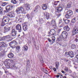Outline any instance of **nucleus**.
<instances>
[{"label": "nucleus", "mask_w": 78, "mask_h": 78, "mask_svg": "<svg viewBox=\"0 0 78 78\" xmlns=\"http://www.w3.org/2000/svg\"><path fill=\"white\" fill-rule=\"evenodd\" d=\"M11 2L13 4H16V3H17V2L16 1V0H12Z\"/></svg>", "instance_id": "31"}, {"label": "nucleus", "mask_w": 78, "mask_h": 78, "mask_svg": "<svg viewBox=\"0 0 78 78\" xmlns=\"http://www.w3.org/2000/svg\"><path fill=\"white\" fill-rule=\"evenodd\" d=\"M63 29L65 31H69V30H70V28H69V26H65L63 28Z\"/></svg>", "instance_id": "18"}, {"label": "nucleus", "mask_w": 78, "mask_h": 78, "mask_svg": "<svg viewBox=\"0 0 78 78\" xmlns=\"http://www.w3.org/2000/svg\"><path fill=\"white\" fill-rule=\"evenodd\" d=\"M65 71H69V69L68 68V67L66 66L65 67Z\"/></svg>", "instance_id": "43"}, {"label": "nucleus", "mask_w": 78, "mask_h": 78, "mask_svg": "<svg viewBox=\"0 0 78 78\" xmlns=\"http://www.w3.org/2000/svg\"><path fill=\"white\" fill-rule=\"evenodd\" d=\"M27 64H30V60H27Z\"/></svg>", "instance_id": "48"}, {"label": "nucleus", "mask_w": 78, "mask_h": 78, "mask_svg": "<svg viewBox=\"0 0 78 78\" xmlns=\"http://www.w3.org/2000/svg\"><path fill=\"white\" fill-rule=\"evenodd\" d=\"M20 2H22V1H23L24 0H19Z\"/></svg>", "instance_id": "64"}, {"label": "nucleus", "mask_w": 78, "mask_h": 78, "mask_svg": "<svg viewBox=\"0 0 78 78\" xmlns=\"http://www.w3.org/2000/svg\"><path fill=\"white\" fill-rule=\"evenodd\" d=\"M13 8H14V5H7L5 7L6 12H9L10 11L12 10Z\"/></svg>", "instance_id": "4"}, {"label": "nucleus", "mask_w": 78, "mask_h": 78, "mask_svg": "<svg viewBox=\"0 0 78 78\" xmlns=\"http://www.w3.org/2000/svg\"><path fill=\"white\" fill-rule=\"evenodd\" d=\"M8 56L9 58H12L14 57V55L12 53H10L8 55Z\"/></svg>", "instance_id": "24"}, {"label": "nucleus", "mask_w": 78, "mask_h": 78, "mask_svg": "<svg viewBox=\"0 0 78 78\" xmlns=\"http://www.w3.org/2000/svg\"><path fill=\"white\" fill-rule=\"evenodd\" d=\"M76 42H78V39L77 38H75L74 40Z\"/></svg>", "instance_id": "49"}, {"label": "nucleus", "mask_w": 78, "mask_h": 78, "mask_svg": "<svg viewBox=\"0 0 78 78\" xmlns=\"http://www.w3.org/2000/svg\"><path fill=\"white\" fill-rule=\"evenodd\" d=\"M28 46H25L24 47V49L25 51H27V50H28Z\"/></svg>", "instance_id": "35"}, {"label": "nucleus", "mask_w": 78, "mask_h": 78, "mask_svg": "<svg viewBox=\"0 0 78 78\" xmlns=\"http://www.w3.org/2000/svg\"><path fill=\"white\" fill-rule=\"evenodd\" d=\"M56 2H57V3H59V1H57Z\"/></svg>", "instance_id": "62"}, {"label": "nucleus", "mask_w": 78, "mask_h": 78, "mask_svg": "<svg viewBox=\"0 0 78 78\" xmlns=\"http://www.w3.org/2000/svg\"><path fill=\"white\" fill-rule=\"evenodd\" d=\"M48 41L49 42H51V40L49 38H48Z\"/></svg>", "instance_id": "52"}, {"label": "nucleus", "mask_w": 78, "mask_h": 78, "mask_svg": "<svg viewBox=\"0 0 78 78\" xmlns=\"http://www.w3.org/2000/svg\"><path fill=\"white\" fill-rule=\"evenodd\" d=\"M64 61H65V62H68V61H69V60H68V59H64Z\"/></svg>", "instance_id": "47"}, {"label": "nucleus", "mask_w": 78, "mask_h": 78, "mask_svg": "<svg viewBox=\"0 0 78 78\" xmlns=\"http://www.w3.org/2000/svg\"><path fill=\"white\" fill-rule=\"evenodd\" d=\"M44 15L46 16V18L47 20H48L50 19V14L48 13H44Z\"/></svg>", "instance_id": "16"}, {"label": "nucleus", "mask_w": 78, "mask_h": 78, "mask_svg": "<svg viewBox=\"0 0 78 78\" xmlns=\"http://www.w3.org/2000/svg\"><path fill=\"white\" fill-rule=\"evenodd\" d=\"M63 7H64V5L62 4L59 5L57 8V11H56V13L58 14V13H59V12L62 11V10H63Z\"/></svg>", "instance_id": "3"}, {"label": "nucleus", "mask_w": 78, "mask_h": 78, "mask_svg": "<svg viewBox=\"0 0 78 78\" xmlns=\"http://www.w3.org/2000/svg\"><path fill=\"white\" fill-rule=\"evenodd\" d=\"M42 9L43 10H45L47 9V5L44 4L42 6Z\"/></svg>", "instance_id": "20"}, {"label": "nucleus", "mask_w": 78, "mask_h": 78, "mask_svg": "<svg viewBox=\"0 0 78 78\" xmlns=\"http://www.w3.org/2000/svg\"><path fill=\"white\" fill-rule=\"evenodd\" d=\"M3 13V9L0 7V14H2Z\"/></svg>", "instance_id": "41"}, {"label": "nucleus", "mask_w": 78, "mask_h": 78, "mask_svg": "<svg viewBox=\"0 0 78 78\" xmlns=\"http://www.w3.org/2000/svg\"><path fill=\"white\" fill-rule=\"evenodd\" d=\"M56 41L57 42H59V41H61V38L60 37H58L57 38Z\"/></svg>", "instance_id": "32"}, {"label": "nucleus", "mask_w": 78, "mask_h": 78, "mask_svg": "<svg viewBox=\"0 0 78 78\" xmlns=\"http://www.w3.org/2000/svg\"><path fill=\"white\" fill-rule=\"evenodd\" d=\"M53 70L55 72H56V69L55 68H53Z\"/></svg>", "instance_id": "50"}, {"label": "nucleus", "mask_w": 78, "mask_h": 78, "mask_svg": "<svg viewBox=\"0 0 78 78\" xmlns=\"http://www.w3.org/2000/svg\"><path fill=\"white\" fill-rule=\"evenodd\" d=\"M10 37L9 36V35H8L6 36H5L4 37H3V38H5V39H8V38H9Z\"/></svg>", "instance_id": "38"}, {"label": "nucleus", "mask_w": 78, "mask_h": 78, "mask_svg": "<svg viewBox=\"0 0 78 78\" xmlns=\"http://www.w3.org/2000/svg\"><path fill=\"white\" fill-rule=\"evenodd\" d=\"M63 20L66 24H67L70 22V20H64V19H63Z\"/></svg>", "instance_id": "27"}, {"label": "nucleus", "mask_w": 78, "mask_h": 78, "mask_svg": "<svg viewBox=\"0 0 78 78\" xmlns=\"http://www.w3.org/2000/svg\"><path fill=\"white\" fill-rule=\"evenodd\" d=\"M68 34L66 31H63L62 34V39H66L67 37Z\"/></svg>", "instance_id": "9"}, {"label": "nucleus", "mask_w": 78, "mask_h": 78, "mask_svg": "<svg viewBox=\"0 0 78 78\" xmlns=\"http://www.w3.org/2000/svg\"><path fill=\"white\" fill-rule=\"evenodd\" d=\"M61 23H62V20H59L58 22V25H60V24Z\"/></svg>", "instance_id": "45"}, {"label": "nucleus", "mask_w": 78, "mask_h": 78, "mask_svg": "<svg viewBox=\"0 0 78 78\" xmlns=\"http://www.w3.org/2000/svg\"><path fill=\"white\" fill-rule=\"evenodd\" d=\"M39 22L40 24H42L44 22V20L43 19L40 18H39Z\"/></svg>", "instance_id": "22"}, {"label": "nucleus", "mask_w": 78, "mask_h": 78, "mask_svg": "<svg viewBox=\"0 0 78 78\" xmlns=\"http://www.w3.org/2000/svg\"><path fill=\"white\" fill-rule=\"evenodd\" d=\"M55 37H52V40H51V44H53L55 42Z\"/></svg>", "instance_id": "23"}, {"label": "nucleus", "mask_w": 78, "mask_h": 78, "mask_svg": "<svg viewBox=\"0 0 78 78\" xmlns=\"http://www.w3.org/2000/svg\"><path fill=\"white\" fill-rule=\"evenodd\" d=\"M72 33L73 35H75L78 33V26H76L74 27L73 28V30L72 31Z\"/></svg>", "instance_id": "5"}, {"label": "nucleus", "mask_w": 78, "mask_h": 78, "mask_svg": "<svg viewBox=\"0 0 78 78\" xmlns=\"http://www.w3.org/2000/svg\"><path fill=\"white\" fill-rule=\"evenodd\" d=\"M63 78H66V76H63Z\"/></svg>", "instance_id": "61"}, {"label": "nucleus", "mask_w": 78, "mask_h": 78, "mask_svg": "<svg viewBox=\"0 0 78 78\" xmlns=\"http://www.w3.org/2000/svg\"><path fill=\"white\" fill-rule=\"evenodd\" d=\"M55 76L57 77V78H59V75H58Z\"/></svg>", "instance_id": "54"}, {"label": "nucleus", "mask_w": 78, "mask_h": 78, "mask_svg": "<svg viewBox=\"0 0 78 78\" xmlns=\"http://www.w3.org/2000/svg\"><path fill=\"white\" fill-rule=\"evenodd\" d=\"M51 24L52 27H56V23L55 20H52L51 21Z\"/></svg>", "instance_id": "15"}, {"label": "nucleus", "mask_w": 78, "mask_h": 78, "mask_svg": "<svg viewBox=\"0 0 78 78\" xmlns=\"http://www.w3.org/2000/svg\"><path fill=\"white\" fill-rule=\"evenodd\" d=\"M62 73H64H64H65V72H64V71L62 70L61 71Z\"/></svg>", "instance_id": "56"}, {"label": "nucleus", "mask_w": 78, "mask_h": 78, "mask_svg": "<svg viewBox=\"0 0 78 78\" xmlns=\"http://www.w3.org/2000/svg\"><path fill=\"white\" fill-rule=\"evenodd\" d=\"M16 30H18L19 33H20V32H22V27H21L20 25L18 24L16 26Z\"/></svg>", "instance_id": "10"}, {"label": "nucleus", "mask_w": 78, "mask_h": 78, "mask_svg": "<svg viewBox=\"0 0 78 78\" xmlns=\"http://www.w3.org/2000/svg\"><path fill=\"white\" fill-rule=\"evenodd\" d=\"M16 12L17 14L20 13H24V9L22 7H18L16 10Z\"/></svg>", "instance_id": "6"}, {"label": "nucleus", "mask_w": 78, "mask_h": 78, "mask_svg": "<svg viewBox=\"0 0 78 78\" xmlns=\"http://www.w3.org/2000/svg\"><path fill=\"white\" fill-rule=\"evenodd\" d=\"M25 6L27 10H30V5L28 4H26L25 5Z\"/></svg>", "instance_id": "21"}, {"label": "nucleus", "mask_w": 78, "mask_h": 78, "mask_svg": "<svg viewBox=\"0 0 78 78\" xmlns=\"http://www.w3.org/2000/svg\"><path fill=\"white\" fill-rule=\"evenodd\" d=\"M40 61L43 64L44 62V61L43 60V58L42 57H41V58H40Z\"/></svg>", "instance_id": "33"}, {"label": "nucleus", "mask_w": 78, "mask_h": 78, "mask_svg": "<svg viewBox=\"0 0 78 78\" xmlns=\"http://www.w3.org/2000/svg\"><path fill=\"white\" fill-rule=\"evenodd\" d=\"M9 18L7 16H4L2 22V24H1V27H3L7 23H8L9 21Z\"/></svg>", "instance_id": "1"}, {"label": "nucleus", "mask_w": 78, "mask_h": 78, "mask_svg": "<svg viewBox=\"0 0 78 78\" xmlns=\"http://www.w3.org/2000/svg\"><path fill=\"white\" fill-rule=\"evenodd\" d=\"M76 45L75 44H72L71 46V48L72 49H75L76 48Z\"/></svg>", "instance_id": "30"}, {"label": "nucleus", "mask_w": 78, "mask_h": 78, "mask_svg": "<svg viewBox=\"0 0 78 78\" xmlns=\"http://www.w3.org/2000/svg\"><path fill=\"white\" fill-rule=\"evenodd\" d=\"M17 44H18V43L17 41H13L10 43L9 45L12 48H15L17 47Z\"/></svg>", "instance_id": "2"}, {"label": "nucleus", "mask_w": 78, "mask_h": 78, "mask_svg": "<svg viewBox=\"0 0 78 78\" xmlns=\"http://www.w3.org/2000/svg\"><path fill=\"white\" fill-rule=\"evenodd\" d=\"M61 14L59 13V14H57V16L59 17H60V16H61Z\"/></svg>", "instance_id": "51"}, {"label": "nucleus", "mask_w": 78, "mask_h": 78, "mask_svg": "<svg viewBox=\"0 0 78 78\" xmlns=\"http://www.w3.org/2000/svg\"><path fill=\"white\" fill-rule=\"evenodd\" d=\"M69 55L71 58H73V53L72 51H69V52H65V56H67Z\"/></svg>", "instance_id": "7"}, {"label": "nucleus", "mask_w": 78, "mask_h": 78, "mask_svg": "<svg viewBox=\"0 0 78 78\" xmlns=\"http://www.w3.org/2000/svg\"><path fill=\"white\" fill-rule=\"evenodd\" d=\"M26 16L28 19H30V14H27Z\"/></svg>", "instance_id": "44"}, {"label": "nucleus", "mask_w": 78, "mask_h": 78, "mask_svg": "<svg viewBox=\"0 0 78 78\" xmlns=\"http://www.w3.org/2000/svg\"><path fill=\"white\" fill-rule=\"evenodd\" d=\"M11 67H12V68L15 69H17V67H16V66H15V65H12Z\"/></svg>", "instance_id": "39"}, {"label": "nucleus", "mask_w": 78, "mask_h": 78, "mask_svg": "<svg viewBox=\"0 0 78 78\" xmlns=\"http://www.w3.org/2000/svg\"><path fill=\"white\" fill-rule=\"evenodd\" d=\"M58 75H59V76H61V75H62L61 74H60L59 73H58Z\"/></svg>", "instance_id": "55"}, {"label": "nucleus", "mask_w": 78, "mask_h": 78, "mask_svg": "<svg viewBox=\"0 0 78 78\" xmlns=\"http://www.w3.org/2000/svg\"><path fill=\"white\" fill-rule=\"evenodd\" d=\"M63 25H64V24L63 23H62L61 25V27H62V26H63Z\"/></svg>", "instance_id": "59"}, {"label": "nucleus", "mask_w": 78, "mask_h": 78, "mask_svg": "<svg viewBox=\"0 0 78 78\" xmlns=\"http://www.w3.org/2000/svg\"><path fill=\"white\" fill-rule=\"evenodd\" d=\"M40 8H41L40 6L39 5L37 6L35 8V10H34V12L36 11V10H39Z\"/></svg>", "instance_id": "29"}, {"label": "nucleus", "mask_w": 78, "mask_h": 78, "mask_svg": "<svg viewBox=\"0 0 78 78\" xmlns=\"http://www.w3.org/2000/svg\"><path fill=\"white\" fill-rule=\"evenodd\" d=\"M2 6H6V4H5V3H3L2 5Z\"/></svg>", "instance_id": "53"}, {"label": "nucleus", "mask_w": 78, "mask_h": 78, "mask_svg": "<svg viewBox=\"0 0 78 78\" xmlns=\"http://www.w3.org/2000/svg\"><path fill=\"white\" fill-rule=\"evenodd\" d=\"M54 5H55V6H56V5H58V3H57L56 2H55L54 3Z\"/></svg>", "instance_id": "46"}, {"label": "nucleus", "mask_w": 78, "mask_h": 78, "mask_svg": "<svg viewBox=\"0 0 78 78\" xmlns=\"http://www.w3.org/2000/svg\"><path fill=\"white\" fill-rule=\"evenodd\" d=\"M26 23H25V25L23 26V30H24V31H27V30L28 29V26H27V25Z\"/></svg>", "instance_id": "12"}, {"label": "nucleus", "mask_w": 78, "mask_h": 78, "mask_svg": "<svg viewBox=\"0 0 78 78\" xmlns=\"http://www.w3.org/2000/svg\"><path fill=\"white\" fill-rule=\"evenodd\" d=\"M50 23L49 22H47L46 23V24H49Z\"/></svg>", "instance_id": "60"}, {"label": "nucleus", "mask_w": 78, "mask_h": 78, "mask_svg": "<svg viewBox=\"0 0 78 78\" xmlns=\"http://www.w3.org/2000/svg\"><path fill=\"white\" fill-rule=\"evenodd\" d=\"M55 30L54 29H51L50 32H49V34H50L52 36H54V35H55Z\"/></svg>", "instance_id": "13"}, {"label": "nucleus", "mask_w": 78, "mask_h": 78, "mask_svg": "<svg viewBox=\"0 0 78 78\" xmlns=\"http://www.w3.org/2000/svg\"><path fill=\"white\" fill-rule=\"evenodd\" d=\"M10 63L7 62V63L6 64L5 66L6 68H7L8 69H9V67H11V66H10Z\"/></svg>", "instance_id": "28"}, {"label": "nucleus", "mask_w": 78, "mask_h": 78, "mask_svg": "<svg viewBox=\"0 0 78 78\" xmlns=\"http://www.w3.org/2000/svg\"><path fill=\"white\" fill-rule=\"evenodd\" d=\"M44 72L46 74H48V72L47 70V69H44Z\"/></svg>", "instance_id": "37"}, {"label": "nucleus", "mask_w": 78, "mask_h": 78, "mask_svg": "<svg viewBox=\"0 0 78 78\" xmlns=\"http://www.w3.org/2000/svg\"><path fill=\"white\" fill-rule=\"evenodd\" d=\"M20 46H18L16 48V51H19V49H20Z\"/></svg>", "instance_id": "40"}, {"label": "nucleus", "mask_w": 78, "mask_h": 78, "mask_svg": "<svg viewBox=\"0 0 78 78\" xmlns=\"http://www.w3.org/2000/svg\"><path fill=\"white\" fill-rule=\"evenodd\" d=\"M64 77V76H62V75H61V78H63Z\"/></svg>", "instance_id": "57"}, {"label": "nucleus", "mask_w": 78, "mask_h": 78, "mask_svg": "<svg viewBox=\"0 0 78 78\" xmlns=\"http://www.w3.org/2000/svg\"><path fill=\"white\" fill-rule=\"evenodd\" d=\"M72 61H74V59H72Z\"/></svg>", "instance_id": "63"}, {"label": "nucleus", "mask_w": 78, "mask_h": 78, "mask_svg": "<svg viewBox=\"0 0 78 78\" xmlns=\"http://www.w3.org/2000/svg\"><path fill=\"white\" fill-rule=\"evenodd\" d=\"M12 37L14 38L16 37V34H17V31H16L15 30L12 29L11 32Z\"/></svg>", "instance_id": "8"}, {"label": "nucleus", "mask_w": 78, "mask_h": 78, "mask_svg": "<svg viewBox=\"0 0 78 78\" xmlns=\"http://www.w3.org/2000/svg\"><path fill=\"white\" fill-rule=\"evenodd\" d=\"M5 52L2 51V49H0V57L5 56Z\"/></svg>", "instance_id": "17"}, {"label": "nucleus", "mask_w": 78, "mask_h": 78, "mask_svg": "<svg viewBox=\"0 0 78 78\" xmlns=\"http://www.w3.org/2000/svg\"><path fill=\"white\" fill-rule=\"evenodd\" d=\"M11 30V27H4L3 29L4 33H8V31H9Z\"/></svg>", "instance_id": "11"}, {"label": "nucleus", "mask_w": 78, "mask_h": 78, "mask_svg": "<svg viewBox=\"0 0 78 78\" xmlns=\"http://www.w3.org/2000/svg\"><path fill=\"white\" fill-rule=\"evenodd\" d=\"M67 13L71 16L72 15V14H73V12L71 10H70L67 12Z\"/></svg>", "instance_id": "26"}, {"label": "nucleus", "mask_w": 78, "mask_h": 78, "mask_svg": "<svg viewBox=\"0 0 78 78\" xmlns=\"http://www.w3.org/2000/svg\"><path fill=\"white\" fill-rule=\"evenodd\" d=\"M76 22V18H74L73 19L71 20V22L73 23H74L75 22Z\"/></svg>", "instance_id": "34"}, {"label": "nucleus", "mask_w": 78, "mask_h": 78, "mask_svg": "<svg viewBox=\"0 0 78 78\" xmlns=\"http://www.w3.org/2000/svg\"><path fill=\"white\" fill-rule=\"evenodd\" d=\"M70 7H71V5H70L69 4L67 5L66 8H70Z\"/></svg>", "instance_id": "42"}, {"label": "nucleus", "mask_w": 78, "mask_h": 78, "mask_svg": "<svg viewBox=\"0 0 78 78\" xmlns=\"http://www.w3.org/2000/svg\"><path fill=\"white\" fill-rule=\"evenodd\" d=\"M55 67L56 69L58 70V67H59V62H55Z\"/></svg>", "instance_id": "25"}, {"label": "nucleus", "mask_w": 78, "mask_h": 78, "mask_svg": "<svg viewBox=\"0 0 78 78\" xmlns=\"http://www.w3.org/2000/svg\"><path fill=\"white\" fill-rule=\"evenodd\" d=\"M7 46H8V44H5L4 42H2L0 43V47H7Z\"/></svg>", "instance_id": "14"}, {"label": "nucleus", "mask_w": 78, "mask_h": 78, "mask_svg": "<svg viewBox=\"0 0 78 78\" xmlns=\"http://www.w3.org/2000/svg\"><path fill=\"white\" fill-rule=\"evenodd\" d=\"M7 16L10 17V18H12V17H14V16L12 14V13L11 12L9 13L7 15Z\"/></svg>", "instance_id": "19"}, {"label": "nucleus", "mask_w": 78, "mask_h": 78, "mask_svg": "<svg viewBox=\"0 0 78 78\" xmlns=\"http://www.w3.org/2000/svg\"><path fill=\"white\" fill-rule=\"evenodd\" d=\"M76 12H78V9L76 10Z\"/></svg>", "instance_id": "58"}, {"label": "nucleus", "mask_w": 78, "mask_h": 78, "mask_svg": "<svg viewBox=\"0 0 78 78\" xmlns=\"http://www.w3.org/2000/svg\"><path fill=\"white\" fill-rule=\"evenodd\" d=\"M65 17L66 19H69L70 17V16L67 13L66 14V15Z\"/></svg>", "instance_id": "36"}]
</instances>
